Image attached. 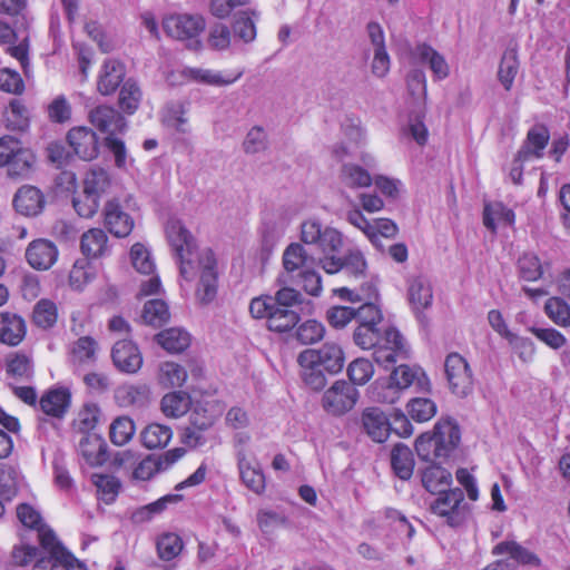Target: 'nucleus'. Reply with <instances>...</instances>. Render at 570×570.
<instances>
[{
  "label": "nucleus",
  "instance_id": "obj_25",
  "mask_svg": "<svg viewBox=\"0 0 570 570\" xmlns=\"http://www.w3.org/2000/svg\"><path fill=\"white\" fill-rule=\"evenodd\" d=\"M115 366L121 372L136 373L142 365V356L138 347L130 341H118L111 352Z\"/></svg>",
  "mask_w": 570,
  "mask_h": 570
},
{
  "label": "nucleus",
  "instance_id": "obj_32",
  "mask_svg": "<svg viewBox=\"0 0 570 570\" xmlns=\"http://www.w3.org/2000/svg\"><path fill=\"white\" fill-rule=\"evenodd\" d=\"M26 335L22 317L11 313H0V342L10 346L18 345Z\"/></svg>",
  "mask_w": 570,
  "mask_h": 570
},
{
  "label": "nucleus",
  "instance_id": "obj_49",
  "mask_svg": "<svg viewBox=\"0 0 570 570\" xmlns=\"http://www.w3.org/2000/svg\"><path fill=\"white\" fill-rule=\"evenodd\" d=\"M519 72V59L517 51L509 49L504 51L498 70V78L505 90H510Z\"/></svg>",
  "mask_w": 570,
  "mask_h": 570
},
{
  "label": "nucleus",
  "instance_id": "obj_39",
  "mask_svg": "<svg viewBox=\"0 0 570 570\" xmlns=\"http://www.w3.org/2000/svg\"><path fill=\"white\" fill-rule=\"evenodd\" d=\"M514 213L502 203L485 204L483 210L484 226L495 232L498 226H511L514 223Z\"/></svg>",
  "mask_w": 570,
  "mask_h": 570
},
{
  "label": "nucleus",
  "instance_id": "obj_61",
  "mask_svg": "<svg viewBox=\"0 0 570 570\" xmlns=\"http://www.w3.org/2000/svg\"><path fill=\"white\" fill-rule=\"evenodd\" d=\"M6 125L11 130H24L29 125L27 108L18 100L10 102L4 112Z\"/></svg>",
  "mask_w": 570,
  "mask_h": 570
},
{
  "label": "nucleus",
  "instance_id": "obj_41",
  "mask_svg": "<svg viewBox=\"0 0 570 570\" xmlns=\"http://www.w3.org/2000/svg\"><path fill=\"white\" fill-rule=\"evenodd\" d=\"M367 393L373 402L383 404H394L402 395V392L393 384L390 377L375 380L368 387Z\"/></svg>",
  "mask_w": 570,
  "mask_h": 570
},
{
  "label": "nucleus",
  "instance_id": "obj_60",
  "mask_svg": "<svg viewBox=\"0 0 570 570\" xmlns=\"http://www.w3.org/2000/svg\"><path fill=\"white\" fill-rule=\"evenodd\" d=\"M142 320L146 324L160 326L169 320L166 303L160 299L148 301L144 306Z\"/></svg>",
  "mask_w": 570,
  "mask_h": 570
},
{
  "label": "nucleus",
  "instance_id": "obj_40",
  "mask_svg": "<svg viewBox=\"0 0 570 570\" xmlns=\"http://www.w3.org/2000/svg\"><path fill=\"white\" fill-rule=\"evenodd\" d=\"M111 186V179L107 170L102 168H91L87 171L83 179V194L90 195L91 197L100 198L109 190Z\"/></svg>",
  "mask_w": 570,
  "mask_h": 570
},
{
  "label": "nucleus",
  "instance_id": "obj_20",
  "mask_svg": "<svg viewBox=\"0 0 570 570\" xmlns=\"http://www.w3.org/2000/svg\"><path fill=\"white\" fill-rule=\"evenodd\" d=\"M67 139L79 158L91 160L98 156V137L90 128L83 126L75 127L69 130Z\"/></svg>",
  "mask_w": 570,
  "mask_h": 570
},
{
  "label": "nucleus",
  "instance_id": "obj_22",
  "mask_svg": "<svg viewBox=\"0 0 570 570\" xmlns=\"http://www.w3.org/2000/svg\"><path fill=\"white\" fill-rule=\"evenodd\" d=\"M115 401L121 407H145L151 401V390L146 383H127L115 391Z\"/></svg>",
  "mask_w": 570,
  "mask_h": 570
},
{
  "label": "nucleus",
  "instance_id": "obj_42",
  "mask_svg": "<svg viewBox=\"0 0 570 570\" xmlns=\"http://www.w3.org/2000/svg\"><path fill=\"white\" fill-rule=\"evenodd\" d=\"M297 362L301 366V377L307 386L318 391L326 385V371L323 366H318L313 360H306L303 352L299 353Z\"/></svg>",
  "mask_w": 570,
  "mask_h": 570
},
{
  "label": "nucleus",
  "instance_id": "obj_28",
  "mask_svg": "<svg viewBox=\"0 0 570 570\" xmlns=\"http://www.w3.org/2000/svg\"><path fill=\"white\" fill-rule=\"evenodd\" d=\"M414 56L420 62L429 66L434 80L441 81L450 76V65L445 57L430 45L421 43L416 46Z\"/></svg>",
  "mask_w": 570,
  "mask_h": 570
},
{
  "label": "nucleus",
  "instance_id": "obj_33",
  "mask_svg": "<svg viewBox=\"0 0 570 570\" xmlns=\"http://www.w3.org/2000/svg\"><path fill=\"white\" fill-rule=\"evenodd\" d=\"M311 258L307 256L306 250L303 245L298 243L291 244L283 254V266L285 268V274H282L278 277L279 284L289 283V274L299 271L306 269L308 267Z\"/></svg>",
  "mask_w": 570,
  "mask_h": 570
},
{
  "label": "nucleus",
  "instance_id": "obj_1",
  "mask_svg": "<svg viewBox=\"0 0 570 570\" xmlns=\"http://www.w3.org/2000/svg\"><path fill=\"white\" fill-rule=\"evenodd\" d=\"M165 232L180 276L187 282L198 277L196 299L203 305L212 303L217 295L219 275L214 252L210 248L198 250L195 237L179 219H169Z\"/></svg>",
  "mask_w": 570,
  "mask_h": 570
},
{
  "label": "nucleus",
  "instance_id": "obj_54",
  "mask_svg": "<svg viewBox=\"0 0 570 570\" xmlns=\"http://www.w3.org/2000/svg\"><path fill=\"white\" fill-rule=\"evenodd\" d=\"M20 474L16 468L0 463V494L11 500L18 492Z\"/></svg>",
  "mask_w": 570,
  "mask_h": 570
},
{
  "label": "nucleus",
  "instance_id": "obj_9",
  "mask_svg": "<svg viewBox=\"0 0 570 570\" xmlns=\"http://www.w3.org/2000/svg\"><path fill=\"white\" fill-rule=\"evenodd\" d=\"M358 400V391L344 380H338L322 395V407L326 414L340 417L350 412Z\"/></svg>",
  "mask_w": 570,
  "mask_h": 570
},
{
  "label": "nucleus",
  "instance_id": "obj_52",
  "mask_svg": "<svg viewBox=\"0 0 570 570\" xmlns=\"http://www.w3.org/2000/svg\"><path fill=\"white\" fill-rule=\"evenodd\" d=\"M547 316L560 327L570 326V306L560 297H550L544 304Z\"/></svg>",
  "mask_w": 570,
  "mask_h": 570
},
{
  "label": "nucleus",
  "instance_id": "obj_64",
  "mask_svg": "<svg viewBox=\"0 0 570 570\" xmlns=\"http://www.w3.org/2000/svg\"><path fill=\"white\" fill-rule=\"evenodd\" d=\"M325 335L324 325L316 320H308L296 330V337L302 344H314Z\"/></svg>",
  "mask_w": 570,
  "mask_h": 570
},
{
  "label": "nucleus",
  "instance_id": "obj_26",
  "mask_svg": "<svg viewBox=\"0 0 570 570\" xmlns=\"http://www.w3.org/2000/svg\"><path fill=\"white\" fill-rule=\"evenodd\" d=\"M389 377L402 393L414 383H416L422 391H429L431 387L429 377L419 366L401 364L392 371Z\"/></svg>",
  "mask_w": 570,
  "mask_h": 570
},
{
  "label": "nucleus",
  "instance_id": "obj_6",
  "mask_svg": "<svg viewBox=\"0 0 570 570\" xmlns=\"http://www.w3.org/2000/svg\"><path fill=\"white\" fill-rule=\"evenodd\" d=\"M40 543L49 556L37 559L32 570H87L82 561L62 547L51 529L40 530Z\"/></svg>",
  "mask_w": 570,
  "mask_h": 570
},
{
  "label": "nucleus",
  "instance_id": "obj_30",
  "mask_svg": "<svg viewBox=\"0 0 570 570\" xmlns=\"http://www.w3.org/2000/svg\"><path fill=\"white\" fill-rule=\"evenodd\" d=\"M81 253L87 258H100L109 254L108 236L101 228H90L80 238Z\"/></svg>",
  "mask_w": 570,
  "mask_h": 570
},
{
  "label": "nucleus",
  "instance_id": "obj_55",
  "mask_svg": "<svg viewBox=\"0 0 570 570\" xmlns=\"http://www.w3.org/2000/svg\"><path fill=\"white\" fill-rule=\"evenodd\" d=\"M519 274L527 282H535L543 274V265L533 253H524L518 261Z\"/></svg>",
  "mask_w": 570,
  "mask_h": 570
},
{
  "label": "nucleus",
  "instance_id": "obj_2",
  "mask_svg": "<svg viewBox=\"0 0 570 570\" xmlns=\"http://www.w3.org/2000/svg\"><path fill=\"white\" fill-rule=\"evenodd\" d=\"M353 341L362 350L373 348L375 362L383 366L410 357V348L404 337L393 327L386 328L384 334H381L377 326L357 325L353 333Z\"/></svg>",
  "mask_w": 570,
  "mask_h": 570
},
{
  "label": "nucleus",
  "instance_id": "obj_17",
  "mask_svg": "<svg viewBox=\"0 0 570 570\" xmlns=\"http://www.w3.org/2000/svg\"><path fill=\"white\" fill-rule=\"evenodd\" d=\"M180 75L188 82L224 87L237 81L243 76V71L237 70L235 72L222 73L213 69L184 67Z\"/></svg>",
  "mask_w": 570,
  "mask_h": 570
},
{
  "label": "nucleus",
  "instance_id": "obj_14",
  "mask_svg": "<svg viewBox=\"0 0 570 570\" xmlns=\"http://www.w3.org/2000/svg\"><path fill=\"white\" fill-rule=\"evenodd\" d=\"M366 32L373 55L371 72L376 78H384L391 68V57L386 49L384 30L379 22L371 21L366 26Z\"/></svg>",
  "mask_w": 570,
  "mask_h": 570
},
{
  "label": "nucleus",
  "instance_id": "obj_18",
  "mask_svg": "<svg viewBox=\"0 0 570 570\" xmlns=\"http://www.w3.org/2000/svg\"><path fill=\"white\" fill-rule=\"evenodd\" d=\"M90 124L106 137H114L126 129L125 118L112 107L98 106L88 115Z\"/></svg>",
  "mask_w": 570,
  "mask_h": 570
},
{
  "label": "nucleus",
  "instance_id": "obj_11",
  "mask_svg": "<svg viewBox=\"0 0 570 570\" xmlns=\"http://www.w3.org/2000/svg\"><path fill=\"white\" fill-rule=\"evenodd\" d=\"M444 372L451 392L466 396L473 389V374L466 360L459 353H450L444 362Z\"/></svg>",
  "mask_w": 570,
  "mask_h": 570
},
{
  "label": "nucleus",
  "instance_id": "obj_35",
  "mask_svg": "<svg viewBox=\"0 0 570 570\" xmlns=\"http://www.w3.org/2000/svg\"><path fill=\"white\" fill-rule=\"evenodd\" d=\"M97 342L90 336H82L75 341L69 351L70 363L75 367L90 365L96 361Z\"/></svg>",
  "mask_w": 570,
  "mask_h": 570
},
{
  "label": "nucleus",
  "instance_id": "obj_37",
  "mask_svg": "<svg viewBox=\"0 0 570 570\" xmlns=\"http://www.w3.org/2000/svg\"><path fill=\"white\" fill-rule=\"evenodd\" d=\"M340 183L351 189L366 188L373 184L371 174L362 166L354 163L342 165L338 174Z\"/></svg>",
  "mask_w": 570,
  "mask_h": 570
},
{
  "label": "nucleus",
  "instance_id": "obj_16",
  "mask_svg": "<svg viewBox=\"0 0 570 570\" xmlns=\"http://www.w3.org/2000/svg\"><path fill=\"white\" fill-rule=\"evenodd\" d=\"M306 360H313L318 366L330 374L338 373L345 362V356L342 347L332 342L323 344L320 348H307L303 351Z\"/></svg>",
  "mask_w": 570,
  "mask_h": 570
},
{
  "label": "nucleus",
  "instance_id": "obj_19",
  "mask_svg": "<svg viewBox=\"0 0 570 570\" xmlns=\"http://www.w3.org/2000/svg\"><path fill=\"white\" fill-rule=\"evenodd\" d=\"M58 254L55 243L46 238H39L28 245L26 259L33 269L47 271L57 262Z\"/></svg>",
  "mask_w": 570,
  "mask_h": 570
},
{
  "label": "nucleus",
  "instance_id": "obj_24",
  "mask_svg": "<svg viewBox=\"0 0 570 570\" xmlns=\"http://www.w3.org/2000/svg\"><path fill=\"white\" fill-rule=\"evenodd\" d=\"M46 205L42 191L31 185L21 186L13 197L14 209L23 216L39 215Z\"/></svg>",
  "mask_w": 570,
  "mask_h": 570
},
{
  "label": "nucleus",
  "instance_id": "obj_12",
  "mask_svg": "<svg viewBox=\"0 0 570 570\" xmlns=\"http://www.w3.org/2000/svg\"><path fill=\"white\" fill-rule=\"evenodd\" d=\"M439 497L431 503V512L444 518L451 527L460 525L465 519L463 491L460 488L446 489L438 493Z\"/></svg>",
  "mask_w": 570,
  "mask_h": 570
},
{
  "label": "nucleus",
  "instance_id": "obj_59",
  "mask_svg": "<svg viewBox=\"0 0 570 570\" xmlns=\"http://www.w3.org/2000/svg\"><path fill=\"white\" fill-rule=\"evenodd\" d=\"M347 375L353 384L365 385L374 375V366L367 358L358 357L348 364Z\"/></svg>",
  "mask_w": 570,
  "mask_h": 570
},
{
  "label": "nucleus",
  "instance_id": "obj_10",
  "mask_svg": "<svg viewBox=\"0 0 570 570\" xmlns=\"http://www.w3.org/2000/svg\"><path fill=\"white\" fill-rule=\"evenodd\" d=\"M492 553L494 556L507 554L510 559L494 561L487 566L485 570H513L519 564L533 568L541 566V560L535 553L514 541L498 543L492 549Z\"/></svg>",
  "mask_w": 570,
  "mask_h": 570
},
{
  "label": "nucleus",
  "instance_id": "obj_8",
  "mask_svg": "<svg viewBox=\"0 0 570 570\" xmlns=\"http://www.w3.org/2000/svg\"><path fill=\"white\" fill-rule=\"evenodd\" d=\"M205 26L204 18L198 14H170L163 20L165 32L174 39L188 41L187 46L193 50H198L202 47L198 37Z\"/></svg>",
  "mask_w": 570,
  "mask_h": 570
},
{
  "label": "nucleus",
  "instance_id": "obj_48",
  "mask_svg": "<svg viewBox=\"0 0 570 570\" xmlns=\"http://www.w3.org/2000/svg\"><path fill=\"white\" fill-rule=\"evenodd\" d=\"M92 483L97 488L99 500L111 504L119 494L121 483L118 478L110 474H92Z\"/></svg>",
  "mask_w": 570,
  "mask_h": 570
},
{
  "label": "nucleus",
  "instance_id": "obj_46",
  "mask_svg": "<svg viewBox=\"0 0 570 570\" xmlns=\"http://www.w3.org/2000/svg\"><path fill=\"white\" fill-rule=\"evenodd\" d=\"M171 438V429L159 423H151L141 432L142 445L150 450L165 448L170 442Z\"/></svg>",
  "mask_w": 570,
  "mask_h": 570
},
{
  "label": "nucleus",
  "instance_id": "obj_47",
  "mask_svg": "<svg viewBox=\"0 0 570 570\" xmlns=\"http://www.w3.org/2000/svg\"><path fill=\"white\" fill-rule=\"evenodd\" d=\"M160 407L165 416L177 419L188 412L190 397L185 392H171L161 399Z\"/></svg>",
  "mask_w": 570,
  "mask_h": 570
},
{
  "label": "nucleus",
  "instance_id": "obj_44",
  "mask_svg": "<svg viewBox=\"0 0 570 570\" xmlns=\"http://www.w3.org/2000/svg\"><path fill=\"white\" fill-rule=\"evenodd\" d=\"M70 403V394L67 390L57 389L49 391L40 400L41 410L51 416L61 417Z\"/></svg>",
  "mask_w": 570,
  "mask_h": 570
},
{
  "label": "nucleus",
  "instance_id": "obj_38",
  "mask_svg": "<svg viewBox=\"0 0 570 570\" xmlns=\"http://www.w3.org/2000/svg\"><path fill=\"white\" fill-rule=\"evenodd\" d=\"M125 76L122 65L114 59L106 60L98 79V90L101 95L112 94Z\"/></svg>",
  "mask_w": 570,
  "mask_h": 570
},
{
  "label": "nucleus",
  "instance_id": "obj_3",
  "mask_svg": "<svg viewBox=\"0 0 570 570\" xmlns=\"http://www.w3.org/2000/svg\"><path fill=\"white\" fill-rule=\"evenodd\" d=\"M461 441L458 423L440 419L431 432L422 433L415 441L419 458L430 463H445L453 458Z\"/></svg>",
  "mask_w": 570,
  "mask_h": 570
},
{
  "label": "nucleus",
  "instance_id": "obj_21",
  "mask_svg": "<svg viewBox=\"0 0 570 570\" xmlns=\"http://www.w3.org/2000/svg\"><path fill=\"white\" fill-rule=\"evenodd\" d=\"M362 426L365 433L377 443L387 440L391 432V424L386 414L375 406L366 407L361 415Z\"/></svg>",
  "mask_w": 570,
  "mask_h": 570
},
{
  "label": "nucleus",
  "instance_id": "obj_51",
  "mask_svg": "<svg viewBox=\"0 0 570 570\" xmlns=\"http://www.w3.org/2000/svg\"><path fill=\"white\" fill-rule=\"evenodd\" d=\"M158 382L164 387H179L187 380L186 370L175 362H164L159 366Z\"/></svg>",
  "mask_w": 570,
  "mask_h": 570
},
{
  "label": "nucleus",
  "instance_id": "obj_31",
  "mask_svg": "<svg viewBox=\"0 0 570 570\" xmlns=\"http://www.w3.org/2000/svg\"><path fill=\"white\" fill-rule=\"evenodd\" d=\"M549 141V131L543 126H535L529 130L527 141L517 154V161L541 158Z\"/></svg>",
  "mask_w": 570,
  "mask_h": 570
},
{
  "label": "nucleus",
  "instance_id": "obj_23",
  "mask_svg": "<svg viewBox=\"0 0 570 570\" xmlns=\"http://www.w3.org/2000/svg\"><path fill=\"white\" fill-rule=\"evenodd\" d=\"M104 222L116 237L128 236L134 228V219L122 210L117 199H110L104 207Z\"/></svg>",
  "mask_w": 570,
  "mask_h": 570
},
{
  "label": "nucleus",
  "instance_id": "obj_57",
  "mask_svg": "<svg viewBox=\"0 0 570 570\" xmlns=\"http://www.w3.org/2000/svg\"><path fill=\"white\" fill-rule=\"evenodd\" d=\"M57 306L52 301L40 299L35 305L32 320L37 326L42 328L51 327L57 322Z\"/></svg>",
  "mask_w": 570,
  "mask_h": 570
},
{
  "label": "nucleus",
  "instance_id": "obj_15",
  "mask_svg": "<svg viewBox=\"0 0 570 570\" xmlns=\"http://www.w3.org/2000/svg\"><path fill=\"white\" fill-rule=\"evenodd\" d=\"M237 469L244 487L257 495L264 494L266 490L265 473L261 464L254 456L249 455L248 451H239Z\"/></svg>",
  "mask_w": 570,
  "mask_h": 570
},
{
  "label": "nucleus",
  "instance_id": "obj_4",
  "mask_svg": "<svg viewBox=\"0 0 570 570\" xmlns=\"http://www.w3.org/2000/svg\"><path fill=\"white\" fill-rule=\"evenodd\" d=\"M301 240L317 246L325 254L321 265L327 274H336L344 269L343 257L333 255L343 246V235L336 228L323 227L315 218L306 219L301 225Z\"/></svg>",
  "mask_w": 570,
  "mask_h": 570
},
{
  "label": "nucleus",
  "instance_id": "obj_43",
  "mask_svg": "<svg viewBox=\"0 0 570 570\" xmlns=\"http://www.w3.org/2000/svg\"><path fill=\"white\" fill-rule=\"evenodd\" d=\"M158 344L169 353H180L190 344V335L178 327L165 330L156 335Z\"/></svg>",
  "mask_w": 570,
  "mask_h": 570
},
{
  "label": "nucleus",
  "instance_id": "obj_58",
  "mask_svg": "<svg viewBox=\"0 0 570 570\" xmlns=\"http://www.w3.org/2000/svg\"><path fill=\"white\" fill-rule=\"evenodd\" d=\"M130 261L140 274L150 275L155 271V262L149 249L141 243H136L130 248Z\"/></svg>",
  "mask_w": 570,
  "mask_h": 570
},
{
  "label": "nucleus",
  "instance_id": "obj_62",
  "mask_svg": "<svg viewBox=\"0 0 570 570\" xmlns=\"http://www.w3.org/2000/svg\"><path fill=\"white\" fill-rule=\"evenodd\" d=\"M252 16H256V13L254 11L239 12L233 26L234 36L246 43L256 38V27Z\"/></svg>",
  "mask_w": 570,
  "mask_h": 570
},
{
  "label": "nucleus",
  "instance_id": "obj_53",
  "mask_svg": "<svg viewBox=\"0 0 570 570\" xmlns=\"http://www.w3.org/2000/svg\"><path fill=\"white\" fill-rule=\"evenodd\" d=\"M100 415V407L96 403H86L78 411L73 424L83 433L90 432L98 425Z\"/></svg>",
  "mask_w": 570,
  "mask_h": 570
},
{
  "label": "nucleus",
  "instance_id": "obj_63",
  "mask_svg": "<svg viewBox=\"0 0 570 570\" xmlns=\"http://www.w3.org/2000/svg\"><path fill=\"white\" fill-rule=\"evenodd\" d=\"M141 100L140 88L132 81H126L119 92L120 108L127 114H134Z\"/></svg>",
  "mask_w": 570,
  "mask_h": 570
},
{
  "label": "nucleus",
  "instance_id": "obj_34",
  "mask_svg": "<svg viewBox=\"0 0 570 570\" xmlns=\"http://www.w3.org/2000/svg\"><path fill=\"white\" fill-rule=\"evenodd\" d=\"M442 463H431L422 472V484L431 493H441L450 489L452 474L441 466Z\"/></svg>",
  "mask_w": 570,
  "mask_h": 570
},
{
  "label": "nucleus",
  "instance_id": "obj_50",
  "mask_svg": "<svg viewBox=\"0 0 570 570\" xmlns=\"http://www.w3.org/2000/svg\"><path fill=\"white\" fill-rule=\"evenodd\" d=\"M406 411L413 421L423 423L432 420L435 416L438 406L431 399L414 397L407 402Z\"/></svg>",
  "mask_w": 570,
  "mask_h": 570
},
{
  "label": "nucleus",
  "instance_id": "obj_5",
  "mask_svg": "<svg viewBox=\"0 0 570 570\" xmlns=\"http://www.w3.org/2000/svg\"><path fill=\"white\" fill-rule=\"evenodd\" d=\"M35 153L12 137H0V168L7 169V175L14 179H27L36 169Z\"/></svg>",
  "mask_w": 570,
  "mask_h": 570
},
{
  "label": "nucleus",
  "instance_id": "obj_29",
  "mask_svg": "<svg viewBox=\"0 0 570 570\" xmlns=\"http://www.w3.org/2000/svg\"><path fill=\"white\" fill-rule=\"evenodd\" d=\"M78 452L90 466H100L108 460L107 444L96 434H88L79 442Z\"/></svg>",
  "mask_w": 570,
  "mask_h": 570
},
{
  "label": "nucleus",
  "instance_id": "obj_13",
  "mask_svg": "<svg viewBox=\"0 0 570 570\" xmlns=\"http://www.w3.org/2000/svg\"><path fill=\"white\" fill-rule=\"evenodd\" d=\"M185 454L186 450L184 448H175L159 455L149 454L135 466L132 478L139 481H148L156 474L169 470Z\"/></svg>",
  "mask_w": 570,
  "mask_h": 570
},
{
  "label": "nucleus",
  "instance_id": "obj_36",
  "mask_svg": "<svg viewBox=\"0 0 570 570\" xmlns=\"http://www.w3.org/2000/svg\"><path fill=\"white\" fill-rule=\"evenodd\" d=\"M187 105L181 101H174L166 105L163 110V124L179 134H187L190 130Z\"/></svg>",
  "mask_w": 570,
  "mask_h": 570
},
{
  "label": "nucleus",
  "instance_id": "obj_27",
  "mask_svg": "<svg viewBox=\"0 0 570 570\" xmlns=\"http://www.w3.org/2000/svg\"><path fill=\"white\" fill-rule=\"evenodd\" d=\"M407 299L415 314H421L433 302L431 283L423 276H415L407 283Z\"/></svg>",
  "mask_w": 570,
  "mask_h": 570
},
{
  "label": "nucleus",
  "instance_id": "obj_45",
  "mask_svg": "<svg viewBox=\"0 0 570 570\" xmlns=\"http://www.w3.org/2000/svg\"><path fill=\"white\" fill-rule=\"evenodd\" d=\"M391 464L400 479L409 480L414 470V458L410 448L403 444L395 445L391 454Z\"/></svg>",
  "mask_w": 570,
  "mask_h": 570
},
{
  "label": "nucleus",
  "instance_id": "obj_56",
  "mask_svg": "<svg viewBox=\"0 0 570 570\" xmlns=\"http://www.w3.org/2000/svg\"><path fill=\"white\" fill-rule=\"evenodd\" d=\"M135 423L128 416H119L110 425V440L116 445L128 443L135 434Z\"/></svg>",
  "mask_w": 570,
  "mask_h": 570
},
{
  "label": "nucleus",
  "instance_id": "obj_7",
  "mask_svg": "<svg viewBox=\"0 0 570 570\" xmlns=\"http://www.w3.org/2000/svg\"><path fill=\"white\" fill-rule=\"evenodd\" d=\"M249 312L254 318H265L268 330L278 333L291 331L299 321L295 311L277 306L269 295L253 298Z\"/></svg>",
  "mask_w": 570,
  "mask_h": 570
}]
</instances>
